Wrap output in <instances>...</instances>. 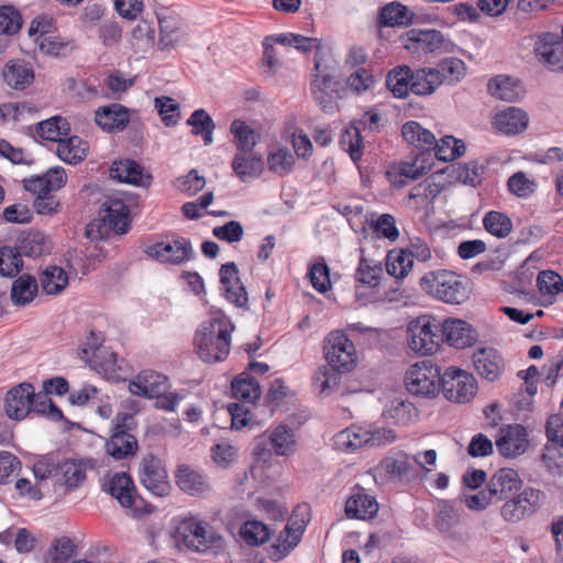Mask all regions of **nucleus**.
Returning a JSON list of instances; mask_svg holds the SVG:
<instances>
[{
    "label": "nucleus",
    "instance_id": "nucleus-1",
    "mask_svg": "<svg viewBox=\"0 0 563 563\" xmlns=\"http://www.w3.org/2000/svg\"><path fill=\"white\" fill-rule=\"evenodd\" d=\"M406 339L408 349L419 356L433 355L443 343L456 346L457 319L421 314L408 322Z\"/></svg>",
    "mask_w": 563,
    "mask_h": 563
},
{
    "label": "nucleus",
    "instance_id": "nucleus-2",
    "mask_svg": "<svg viewBox=\"0 0 563 563\" xmlns=\"http://www.w3.org/2000/svg\"><path fill=\"white\" fill-rule=\"evenodd\" d=\"M456 377L457 367L451 366L441 376L439 367L431 361L424 360L409 367L405 376V384L412 395L433 398L442 390L448 400L457 401V390L454 385Z\"/></svg>",
    "mask_w": 563,
    "mask_h": 563
},
{
    "label": "nucleus",
    "instance_id": "nucleus-3",
    "mask_svg": "<svg viewBox=\"0 0 563 563\" xmlns=\"http://www.w3.org/2000/svg\"><path fill=\"white\" fill-rule=\"evenodd\" d=\"M234 324L222 311L211 312L196 331L194 343L199 357L206 363L225 360L230 353Z\"/></svg>",
    "mask_w": 563,
    "mask_h": 563
},
{
    "label": "nucleus",
    "instance_id": "nucleus-4",
    "mask_svg": "<svg viewBox=\"0 0 563 563\" xmlns=\"http://www.w3.org/2000/svg\"><path fill=\"white\" fill-rule=\"evenodd\" d=\"M336 62L320 52L314 56L310 90L316 103L327 113L338 111L336 96L340 82L336 80Z\"/></svg>",
    "mask_w": 563,
    "mask_h": 563
},
{
    "label": "nucleus",
    "instance_id": "nucleus-5",
    "mask_svg": "<svg viewBox=\"0 0 563 563\" xmlns=\"http://www.w3.org/2000/svg\"><path fill=\"white\" fill-rule=\"evenodd\" d=\"M175 541L179 547L198 553H207L223 548L224 540L207 522L198 520L184 521L175 531Z\"/></svg>",
    "mask_w": 563,
    "mask_h": 563
},
{
    "label": "nucleus",
    "instance_id": "nucleus-6",
    "mask_svg": "<svg viewBox=\"0 0 563 563\" xmlns=\"http://www.w3.org/2000/svg\"><path fill=\"white\" fill-rule=\"evenodd\" d=\"M396 440V434L387 428H363L352 426L334 435V446L344 453H352L364 446H382Z\"/></svg>",
    "mask_w": 563,
    "mask_h": 563
},
{
    "label": "nucleus",
    "instance_id": "nucleus-7",
    "mask_svg": "<svg viewBox=\"0 0 563 563\" xmlns=\"http://www.w3.org/2000/svg\"><path fill=\"white\" fill-rule=\"evenodd\" d=\"M544 499L545 494L541 489L527 486L503 500L500 516L507 522L517 523L536 514Z\"/></svg>",
    "mask_w": 563,
    "mask_h": 563
},
{
    "label": "nucleus",
    "instance_id": "nucleus-8",
    "mask_svg": "<svg viewBox=\"0 0 563 563\" xmlns=\"http://www.w3.org/2000/svg\"><path fill=\"white\" fill-rule=\"evenodd\" d=\"M457 60L454 57L442 60L438 68L411 69L410 92L417 96L431 95L439 85L454 81Z\"/></svg>",
    "mask_w": 563,
    "mask_h": 563
},
{
    "label": "nucleus",
    "instance_id": "nucleus-9",
    "mask_svg": "<svg viewBox=\"0 0 563 563\" xmlns=\"http://www.w3.org/2000/svg\"><path fill=\"white\" fill-rule=\"evenodd\" d=\"M324 357L329 366L341 371H351L356 363L354 343L340 330L332 331L324 341Z\"/></svg>",
    "mask_w": 563,
    "mask_h": 563
},
{
    "label": "nucleus",
    "instance_id": "nucleus-10",
    "mask_svg": "<svg viewBox=\"0 0 563 563\" xmlns=\"http://www.w3.org/2000/svg\"><path fill=\"white\" fill-rule=\"evenodd\" d=\"M139 478L141 484L155 496H167L170 492L167 471L157 456L145 455L139 466Z\"/></svg>",
    "mask_w": 563,
    "mask_h": 563
},
{
    "label": "nucleus",
    "instance_id": "nucleus-11",
    "mask_svg": "<svg viewBox=\"0 0 563 563\" xmlns=\"http://www.w3.org/2000/svg\"><path fill=\"white\" fill-rule=\"evenodd\" d=\"M497 452L506 459L523 455L530 445L529 434L520 423L504 424L499 428L495 440Z\"/></svg>",
    "mask_w": 563,
    "mask_h": 563
},
{
    "label": "nucleus",
    "instance_id": "nucleus-12",
    "mask_svg": "<svg viewBox=\"0 0 563 563\" xmlns=\"http://www.w3.org/2000/svg\"><path fill=\"white\" fill-rule=\"evenodd\" d=\"M400 41L406 51L420 59L438 51L442 46L444 37L440 31L433 29H411Z\"/></svg>",
    "mask_w": 563,
    "mask_h": 563
},
{
    "label": "nucleus",
    "instance_id": "nucleus-13",
    "mask_svg": "<svg viewBox=\"0 0 563 563\" xmlns=\"http://www.w3.org/2000/svg\"><path fill=\"white\" fill-rule=\"evenodd\" d=\"M423 288L433 297L446 303L457 299V275L454 272L438 271L422 277Z\"/></svg>",
    "mask_w": 563,
    "mask_h": 563
},
{
    "label": "nucleus",
    "instance_id": "nucleus-14",
    "mask_svg": "<svg viewBox=\"0 0 563 563\" xmlns=\"http://www.w3.org/2000/svg\"><path fill=\"white\" fill-rule=\"evenodd\" d=\"M145 252L162 263L180 264L190 257L192 249L189 240L175 238L150 245Z\"/></svg>",
    "mask_w": 563,
    "mask_h": 563
},
{
    "label": "nucleus",
    "instance_id": "nucleus-15",
    "mask_svg": "<svg viewBox=\"0 0 563 563\" xmlns=\"http://www.w3.org/2000/svg\"><path fill=\"white\" fill-rule=\"evenodd\" d=\"M34 387L30 383H21L10 388L4 397V412L13 420H22L32 412Z\"/></svg>",
    "mask_w": 563,
    "mask_h": 563
},
{
    "label": "nucleus",
    "instance_id": "nucleus-16",
    "mask_svg": "<svg viewBox=\"0 0 563 563\" xmlns=\"http://www.w3.org/2000/svg\"><path fill=\"white\" fill-rule=\"evenodd\" d=\"M538 59L554 71H563V38L554 33H544L536 42Z\"/></svg>",
    "mask_w": 563,
    "mask_h": 563
},
{
    "label": "nucleus",
    "instance_id": "nucleus-17",
    "mask_svg": "<svg viewBox=\"0 0 563 563\" xmlns=\"http://www.w3.org/2000/svg\"><path fill=\"white\" fill-rule=\"evenodd\" d=\"M67 183V175L63 167L56 166L49 168L43 175L31 176L23 180V187L26 191L36 195V197L45 196L52 191L59 190Z\"/></svg>",
    "mask_w": 563,
    "mask_h": 563
},
{
    "label": "nucleus",
    "instance_id": "nucleus-18",
    "mask_svg": "<svg viewBox=\"0 0 563 563\" xmlns=\"http://www.w3.org/2000/svg\"><path fill=\"white\" fill-rule=\"evenodd\" d=\"M487 486L490 490L488 495L493 496L496 503H499L519 492L522 481L516 470L503 467L492 475Z\"/></svg>",
    "mask_w": 563,
    "mask_h": 563
},
{
    "label": "nucleus",
    "instance_id": "nucleus-19",
    "mask_svg": "<svg viewBox=\"0 0 563 563\" xmlns=\"http://www.w3.org/2000/svg\"><path fill=\"white\" fill-rule=\"evenodd\" d=\"M168 378L154 371H142L129 383V390L132 395L145 398H154L166 391Z\"/></svg>",
    "mask_w": 563,
    "mask_h": 563
},
{
    "label": "nucleus",
    "instance_id": "nucleus-20",
    "mask_svg": "<svg viewBox=\"0 0 563 563\" xmlns=\"http://www.w3.org/2000/svg\"><path fill=\"white\" fill-rule=\"evenodd\" d=\"M473 363L477 373L488 382L499 379L505 371L501 354L494 347H481L473 355Z\"/></svg>",
    "mask_w": 563,
    "mask_h": 563
},
{
    "label": "nucleus",
    "instance_id": "nucleus-21",
    "mask_svg": "<svg viewBox=\"0 0 563 563\" xmlns=\"http://www.w3.org/2000/svg\"><path fill=\"white\" fill-rule=\"evenodd\" d=\"M175 482L181 492L190 496H203L211 489L209 479L203 473L185 464L176 470Z\"/></svg>",
    "mask_w": 563,
    "mask_h": 563
},
{
    "label": "nucleus",
    "instance_id": "nucleus-22",
    "mask_svg": "<svg viewBox=\"0 0 563 563\" xmlns=\"http://www.w3.org/2000/svg\"><path fill=\"white\" fill-rule=\"evenodd\" d=\"M220 282L225 298L238 307H244L247 302L245 287L238 276V267L234 263H227L220 268Z\"/></svg>",
    "mask_w": 563,
    "mask_h": 563
},
{
    "label": "nucleus",
    "instance_id": "nucleus-23",
    "mask_svg": "<svg viewBox=\"0 0 563 563\" xmlns=\"http://www.w3.org/2000/svg\"><path fill=\"white\" fill-rule=\"evenodd\" d=\"M103 489L115 498L124 508H133L136 497L131 476L124 472L113 474L103 483Z\"/></svg>",
    "mask_w": 563,
    "mask_h": 563
},
{
    "label": "nucleus",
    "instance_id": "nucleus-24",
    "mask_svg": "<svg viewBox=\"0 0 563 563\" xmlns=\"http://www.w3.org/2000/svg\"><path fill=\"white\" fill-rule=\"evenodd\" d=\"M382 276L383 267L380 263L374 260L361 257L358 266L355 272V280L357 283L355 296L357 300H362L363 297L365 296V294L363 292V288L367 287L372 290L377 288L380 283Z\"/></svg>",
    "mask_w": 563,
    "mask_h": 563
},
{
    "label": "nucleus",
    "instance_id": "nucleus-25",
    "mask_svg": "<svg viewBox=\"0 0 563 563\" xmlns=\"http://www.w3.org/2000/svg\"><path fill=\"white\" fill-rule=\"evenodd\" d=\"M528 123V114L516 107H508L506 110L496 113L493 120L494 128L506 135L522 133Z\"/></svg>",
    "mask_w": 563,
    "mask_h": 563
},
{
    "label": "nucleus",
    "instance_id": "nucleus-26",
    "mask_svg": "<svg viewBox=\"0 0 563 563\" xmlns=\"http://www.w3.org/2000/svg\"><path fill=\"white\" fill-rule=\"evenodd\" d=\"M96 123L107 132L122 131L130 121L129 111L120 103L100 107L95 114Z\"/></svg>",
    "mask_w": 563,
    "mask_h": 563
},
{
    "label": "nucleus",
    "instance_id": "nucleus-27",
    "mask_svg": "<svg viewBox=\"0 0 563 563\" xmlns=\"http://www.w3.org/2000/svg\"><path fill=\"white\" fill-rule=\"evenodd\" d=\"M86 471V464L81 461H64L57 464L55 482L66 490H74L85 482Z\"/></svg>",
    "mask_w": 563,
    "mask_h": 563
},
{
    "label": "nucleus",
    "instance_id": "nucleus-28",
    "mask_svg": "<svg viewBox=\"0 0 563 563\" xmlns=\"http://www.w3.org/2000/svg\"><path fill=\"white\" fill-rule=\"evenodd\" d=\"M263 166V156L255 151L236 152L232 161V169L242 181L258 177Z\"/></svg>",
    "mask_w": 563,
    "mask_h": 563
},
{
    "label": "nucleus",
    "instance_id": "nucleus-29",
    "mask_svg": "<svg viewBox=\"0 0 563 563\" xmlns=\"http://www.w3.org/2000/svg\"><path fill=\"white\" fill-rule=\"evenodd\" d=\"M488 92L496 99L515 102L523 95V88L520 82L510 76L499 75L489 79L487 84Z\"/></svg>",
    "mask_w": 563,
    "mask_h": 563
},
{
    "label": "nucleus",
    "instance_id": "nucleus-30",
    "mask_svg": "<svg viewBox=\"0 0 563 563\" xmlns=\"http://www.w3.org/2000/svg\"><path fill=\"white\" fill-rule=\"evenodd\" d=\"M103 220L107 221L112 229L124 234L129 228V209L121 199L109 198L102 203Z\"/></svg>",
    "mask_w": 563,
    "mask_h": 563
},
{
    "label": "nucleus",
    "instance_id": "nucleus-31",
    "mask_svg": "<svg viewBox=\"0 0 563 563\" xmlns=\"http://www.w3.org/2000/svg\"><path fill=\"white\" fill-rule=\"evenodd\" d=\"M88 143L77 135H68L57 144L56 153L58 157L69 164L77 165L81 163L88 154Z\"/></svg>",
    "mask_w": 563,
    "mask_h": 563
},
{
    "label": "nucleus",
    "instance_id": "nucleus-32",
    "mask_svg": "<svg viewBox=\"0 0 563 563\" xmlns=\"http://www.w3.org/2000/svg\"><path fill=\"white\" fill-rule=\"evenodd\" d=\"M137 450V441L134 435L128 431H113L110 439L106 442V451L115 460H122L134 455Z\"/></svg>",
    "mask_w": 563,
    "mask_h": 563
},
{
    "label": "nucleus",
    "instance_id": "nucleus-33",
    "mask_svg": "<svg viewBox=\"0 0 563 563\" xmlns=\"http://www.w3.org/2000/svg\"><path fill=\"white\" fill-rule=\"evenodd\" d=\"M378 511L376 499L366 494H354L345 504V514L349 518L369 519Z\"/></svg>",
    "mask_w": 563,
    "mask_h": 563
},
{
    "label": "nucleus",
    "instance_id": "nucleus-34",
    "mask_svg": "<svg viewBox=\"0 0 563 563\" xmlns=\"http://www.w3.org/2000/svg\"><path fill=\"white\" fill-rule=\"evenodd\" d=\"M305 515L308 516V507L306 505L298 506L286 526L287 536L282 541L280 547H283L287 552L292 550L300 541L301 534L309 521V518H306Z\"/></svg>",
    "mask_w": 563,
    "mask_h": 563
},
{
    "label": "nucleus",
    "instance_id": "nucleus-35",
    "mask_svg": "<svg viewBox=\"0 0 563 563\" xmlns=\"http://www.w3.org/2000/svg\"><path fill=\"white\" fill-rule=\"evenodd\" d=\"M3 78L8 86L16 90H23L34 79V73L29 65L22 60H13L5 65Z\"/></svg>",
    "mask_w": 563,
    "mask_h": 563
},
{
    "label": "nucleus",
    "instance_id": "nucleus-36",
    "mask_svg": "<svg viewBox=\"0 0 563 563\" xmlns=\"http://www.w3.org/2000/svg\"><path fill=\"white\" fill-rule=\"evenodd\" d=\"M38 285L30 274H23L18 277L11 286V300L15 306H26L32 302L37 295Z\"/></svg>",
    "mask_w": 563,
    "mask_h": 563
},
{
    "label": "nucleus",
    "instance_id": "nucleus-37",
    "mask_svg": "<svg viewBox=\"0 0 563 563\" xmlns=\"http://www.w3.org/2000/svg\"><path fill=\"white\" fill-rule=\"evenodd\" d=\"M36 132L42 139L59 144L62 140L70 134V124L66 118L54 115L38 122Z\"/></svg>",
    "mask_w": 563,
    "mask_h": 563
},
{
    "label": "nucleus",
    "instance_id": "nucleus-38",
    "mask_svg": "<svg viewBox=\"0 0 563 563\" xmlns=\"http://www.w3.org/2000/svg\"><path fill=\"white\" fill-rule=\"evenodd\" d=\"M457 523V509L453 500H439L435 509L434 526L444 536L453 537Z\"/></svg>",
    "mask_w": 563,
    "mask_h": 563
},
{
    "label": "nucleus",
    "instance_id": "nucleus-39",
    "mask_svg": "<svg viewBox=\"0 0 563 563\" xmlns=\"http://www.w3.org/2000/svg\"><path fill=\"white\" fill-rule=\"evenodd\" d=\"M231 391L234 398L244 404H253L261 396L258 382L246 373H242L233 379Z\"/></svg>",
    "mask_w": 563,
    "mask_h": 563
},
{
    "label": "nucleus",
    "instance_id": "nucleus-40",
    "mask_svg": "<svg viewBox=\"0 0 563 563\" xmlns=\"http://www.w3.org/2000/svg\"><path fill=\"white\" fill-rule=\"evenodd\" d=\"M110 176L120 183L144 185L142 167L132 159L115 161L110 168Z\"/></svg>",
    "mask_w": 563,
    "mask_h": 563
},
{
    "label": "nucleus",
    "instance_id": "nucleus-41",
    "mask_svg": "<svg viewBox=\"0 0 563 563\" xmlns=\"http://www.w3.org/2000/svg\"><path fill=\"white\" fill-rule=\"evenodd\" d=\"M415 14L399 2L386 4L379 14L380 24L384 26H407L413 22Z\"/></svg>",
    "mask_w": 563,
    "mask_h": 563
},
{
    "label": "nucleus",
    "instance_id": "nucleus-42",
    "mask_svg": "<svg viewBox=\"0 0 563 563\" xmlns=\"http://www.w3.org/2000/svg\"><path fill=\"white\" fill-rule=\"evenodd\" d=\"M16 247L22 256L38 257L49 252L51 244L44 233L35 231L22 235L18 240Z\"/></svg>",
    "mask_w": 563,
    "mask_h": 563
},
{
    "label": "nucleus",
    "instance_id": "nucleus-43",
    "mask_svg": "<svg viewBox=\"0 0 563 563\" xmlns=\"http://www.w3.org/2000/svg\"><path fill=\"white\" fill-rule=\"evenodd\" d=\"M418 416L417 408L408 400H391L384 410V417L397 424H409Z\"/></svg>",
    "mask_w": 563,
    "mask_h": 563
},
{
    "label": "nucleus",
    "instance_id": "nucleus-44",
    "mask_svg": "<svg viewBox=\"0 0 563 563\" xmlns=\"http://www.w3.org/2000/svg\"><path fill=\"white\" fill-rule=\"evenodd\" d=\"M411 68L402 65L391 69L386 78V85L395 98H406L410 93Z\"/></svg>",
    "mask_w": 563,
    "mask_h": 563
},
{
    "label": "nucleus",
    "instance_id": "nucleus-45",
    "mask_svg": "<svg viewBox=\"0 0 563 563\" xmlns=\"http://www.w3.org/2000/svg\"><path fill=\"white\" fill-rule=\"evenodd\" d=\"M40 284L46 295H57L68 285V275L59 266H48L42 272Z\"/></svg>",
    "mask_w": 563,
    "mask_h": 563
},
{
    "label": "nucleus",
    "instance_id": "nucleus-46",
    "mask_svg": "<svg viewBox=\"0 0 563 563\" xmlns=\"http://www.w3.org/2000/svg\"><path fill=\"white\" fill-rule=\"evenodd\" d=\"M432 153L427 151L417 155L412 161L401 162L398 175L411 180L418 179L432 168Z\"/></svg>",
    "mask_w": 563,
    "mask_h": 563
},
{
    "label": "nucleus",
    "instance_id": "nucleus-47",
    "mask_svg": "<svg viewBox=\"0 0 563 563\" xmlns=\"http://www.w3.org/2000/svg\"><path fill=\"white\" fill-rule=\"evenodd\" d=\"M401 133L404 139L416 147L431 148L435 144L434 134L416 121L405 123Z\"/></svg>",
    "mask_w": 563,
    "mask_h": 563
},
{
    "label": "nucleus",
    "instance_id": "nucleus-48",
    "mask_svg": "<svg viewBox=\"0 0 563 563\" xmlns=\"http://www.w3.org/2000/svg\"><path fill=\"white\" fill-rule=\"evenodd\" d=\"M269 443L277 455H290L295 452L296 445L294 431L287 426L280 424L272 431Z\"/></svg>",
    "mask_w": 563,
    "mask_h": 563
},
{
    "label": "nucleus",
    "instance_id": "nucleus-49",
    "mask_svg": "<svg viewBox=\"0 0 563 563\" xmlns=\"http://www.w3.org/2000/svg\"><path fill=\"white\" fill-rule=\"evenodd\" d=\"M413 265L412 253L406 250L390 251L386 257V271L390 276L404 278Z\"/></svg>",
    "mask_w": 563,
    "mask_h": 563
},
{
    "label": "nucleus",
    "instance_id": "nucleus-50",
    "mask_svg": "<svg viewBox=\"0 0 563 563\" xmlns=\"http://www.w3.org/2000/svg\"><path fill=\"white\" fill-rule=\"evenodd\" d=\"M238 152H252L257 144L258 136L245 122L234 120L230 128Z\"/></svg>",
    "mask_w": 563,
    "mask_h": 563
},
{
    "label": "nucleus",
    "instance_id": "nucleus-51",
    "mask_svg": "<svg viewBox=\"0 0 563 563\" xmlns=\"http://www.w3.org/2000/svg\"><path fill=\"white\" fill-rule=\"evenodd\" d=\"M187 124L192 128V133L201 135L206 145L213 142V131L216 124L212 118L203 109L195 110L187 120Z\"/></svg>",
    "mask_w": 563,
    "mask_h": 563
},
{
    "label": "nucleus",
    "instance_id": "nucleus-52",
    "mask_svg": "<svg viewBox=\"0 0 563 563\" xmlns=\"http://www.w3.org/2000/svg\"><path fill=\"white\" fill-rule=\"evenodd\" d=\"M483 225L488 233L498 239L508 236L512 230L511 219L506 213L494 210L485 214Z\"/></svg>",
    "mask_w": 563,
    "mask_h": 563
},
{
    "label": "nucleus",
    "instance_id": "nucleus-53",
    "mask_svg": "<svg viewBox=\"0 0 563 563\" xmlns=\"http://www.w3.org/2000/svg\"><path fill=\"white\" fill-rule=\"evenodd\" d=\"M240 536L246 544L256 547L267 542L271 533L268 527L262 521L247 520L241 527Z\"/></svg>",
    "mask_w": 563,
    "mask_h": 563
},
{
    "label": "nucleus",
    "instance_id": "nucleus-54",
    "mask_svg": "<svg viewBox=\"0 0 563 563\" xmlns=\"http://www.w3.org/2000/svg\"><path fill=\"white\" fill-rule=\"evenodd\" d=\"M339 368L320 366L313 374V385L321 395L329 396L340 383Z\"/></svg>",
    "mask_w": 563,
    "mask_h": 563
},
{
    "label": "nucleus",
    "instance_id": "nucleus-55",
    "mask_svg": "<svg viewBox=\"0 0 563 563\" xmlns=\"http://www.w3.org/2000/svg\"><path fill=\"white\" fill-rule=\"evenodd\" d=\"M22 257L16 245L0 247V275L9 277L16 275L23 266Z\"/></svg>",
    "mask_w": 563,
    "mask_h": 563
},
{
    "label": "nucleus",
    "instance_id": "nucleus-56",
    "mask_svg": "<svg viewBox=\"0 0 563 563\" xmlns=\"http://www.w3.org/2000/svg\"><path fill=\"white\" fill-rule=\"evenodd\" d=\"M92 369L104 376H111L118 368L117 354L103 346L88 363Z\"/></svg>",
    "mask_w": 563,
    "mask_h": 563
},
{
    "label": "nucleus",
    "instance_id": "nucleus-57",
    "mask_svg": "<svg viewBox=\"0 0 563 563\" xmlns=\"http://www.w3.org/2000/svg\"><path fill=\"white\" fill-rule=\"evenodd\" d=\"M371 227L379 239L383 238L389 242H395L399 238L396 219L389 213H383L376 220H372Z\"/></svg>",
    "mask_w": 563,
    "mask_h": 563
},
{
    "label": "nucleus",
    "instance_id": "nucleus-58",
    "mask_svg": "<svg viewBox=\"0 0 563 563\" xmlns=\"http://www.w3.org/2000/svg\"><path fill=\"white\" fill-rule=\"evenodd\" d=\"M537 286L543 296L554 297L563 291V278L553 271H542L538 275Z\"/></svg>",
    "mask_w": 563,
    "mask_h": 563
},
{
    "label": "nucleus",
    "instance_id": "nucleus-59",
    "mask_svg": "<svg viewBox=\"0 0 563 563\" xmlns=\"http://www.w3.org/2000/svg\"><path fill=\"white\" fill-rule=\"evenodd\" d=\"M32 412L46 416L51 420L59 421L63 419L62 410L48 398L44 391L35 393L32 397Z\"/></svg>",
    "mask_w": 563,
    "mask_h": 563
},
{
    "label": "nucleus",
    "instance_id": "nucleus-60",
    "mask_svg": "<svg viewBox=\"0 0 563 563\" xmlns=\"http://www.w3.org/2000/svg\"><path fill=\"white\" fill-rule=\"evenodd\" d=\"M295 164L294 155L289 150L279 148L268 156V168L280 176L290 173Z\"/></svg>",
    "mask_w": 563,
    "mask_h": 563
},
{
    "label": "nucleus",
    "instance_id": "nucleus-61",
    "mask_svg": "<svg viewBox=\"0 0 563 563\" xmlns=\"http://www.w3.org/2000/svg\"><path fill=\"white\" fill-rule=\"evenodd\" d=\"M341 145L350 154L353 162L362 157V135L356 126H349L341 136Z\"/></svg>",
    "mask_w": 563,
    "mask_h": 563
},
{
    "label": "nucleus",
    "instance_id": "nucleus-62",
    "mask_svg": "<svg viewBox=\"0 0 563 563\" xmlns=\"http://www.w3.org/2000/svg\"><path fill=\"white\" fill-rule=\"evenodd\" d=\"M155 107L167 126H173L177 123L180 113L178 103L174 99L169 97L155 98Z\"/></svg>",
    "mask_w": 563,
    "mask_h": 563
},
{
    "label": "nucleus",
    "instance_id": "nucleus-63",
    "mask_svg": "<svg viewBox=\"0 0 563 563\" xmlns=\"http://www.w3.org/2000/svg\"><path fill=\"white\" fill-rule=\"evenodd\" d=\"M76 553V545L71 539L62 537L52 545L49 556L53 563H66Z\"/></svg>",
    "mask_w": 563,
    "mask_h": 563
},
{
    "label": "nucleus",
    "instance_id": "nucleus-64",
    "mask_svg": "<svg viewBox=\"0 0 563 563\" xmlns=\"http://www.w3.org/2000/svg\"><path fill=\"white\" fill-rule=\"evenodd\" d=\"M375 82V77L372 75L369 70L365 68L356 69L349 76L346 80L349 88L355 91L357 95H361L372 89Z\"/></svg>",
    "mask_w": 563,
    "mask_h": 563
}]
</instances>
